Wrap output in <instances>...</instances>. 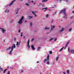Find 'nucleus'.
I'll list each match as a JSON object with an SVG mask.
<instances>
[{
  "label": "nucleus",
  "mask_w": 74,
  "mask_h": 74,
  "mask_svg": "<svg viewBox=\"0 0 74 74\" xmlns=\"http://www.w3.org/2000/svg\"><path fill=\"white\" fill-rule=\"evenodd\" d=\"M23 19H24V17L23 16L21 17V18L18 21V23L19 25L22 24Z\"/></svg>",
  "instance_id": "obj_1"
},
{
  "label": "nucleus",
  "mask_w": 74,
  "mask_h": 74,
  "mask_svg": "<svg viewBox=\"0 0 74 74\" xmlns=\"http://www.w3.org/2000/svg\"><path fill=\"white\" fill-rule=\"evenodd\" d=\"M66 10L65 9H63V10H61V11L60 12V13H62H62L64 14V13H66Z\"/></svg>",
  "instance_id": "obj_2"
},
{
  "label": "nucleus",
  "mask_w": 74,
  "mask_h": 74,
  "mask_svg": "<svg viewBox=\"0 0 74 74\" xmlns=\"http://www.w3.org/2000/svg\"><path fill=\"white\" fill-rule=\"evenodd\" d=\"M63 18L65 19H67V14L66 13H64V14Z\"/></svg>",
  "instance_id": "obj_3"
},
{
  "label": "nucleus",
  "mask_w": 74,
  "mask_h": 74,
  "mask_svg": "<svg viewBox=\"0 0 74 74\" xmlns=\"http://www.w3.org/2000/svg\"><path fill=\"white\" fill-rule=\"evenodd\" d=\"M14 1H15V0H13V1H12L9 4V6L10 7V6H11V5H12L14 3Z\"/></svg>",
  "instance_id": "obj_4"
},
{
  "label": "nucleus",
  "mask_w": 74,
  "mask_h": 74,
  "mask_svg": "<svg viewBox=\"0 0 74 74\" xmlns=\"http://www.w3.org/2000/svg\"><path fill=\"white\" fill-rule=\"evenodd\" d=\"M16 47H15V44H13V45L12 46L11 50H13V49L14 48H15Z\"/></svg>",
  "instance_id": "obj_5"
},
{
  "label": "nucleus",
  "mask_w": 74,
  "mask_h": 74,
  "mask_svg": "<svg viewBox=\"0 0 74 74\" xmlns=\"http://www.w3.org/2000/svg\"><path fill=\"white\" fill-rule=\"evenodd\" d=\"M29 42H30V40L28 39V41L27 42V47H28V48H30V45H29Z\"/></svg>",
  "instance_id": "obj_6"
},
{
  "label": "nucleus",
  "mask_w": 74,
  "mask_h": 74,
  "mask_svg": "<svg viewBox=\"0 0 74 74\" xmlns=\"http://www.w3.org/2000/svg\"><path fill=\"white\" fill-rule=\"evenodd\" d=\"M31 48H32V49L33 51H34L35 49H36L34 47V46L33 45H31Z\"/></svg>",
  "instance_id": "obj_7"
},
{
  "label": "nucleus",
  "mask_w": 74,
  "mask_h": 74,
  "mask_svg": "<svg viewBox=\"0 0 74 74\" xmlns=\"http://www.w3.org/2000/svg\"><path fill=\"white\" fill-rule=\"evenodd\" d=\"M9 11H10L9 10L7 9L5 10L4 12H5V13H8L9 12Z\"/></svg>",
  "instance_id": "obj_8"
},
{
  "label": "nucleus",
  "mask_w": 74,
  "mask_h": 74,
  "mask_svg": "<svg viewBox=\"0 0 74 74\" xmlns=\"http://www.w3.org/2000/svg\"><path fill=\"white\" fill-rule=\"evenodd\" d=\"M10 49L11 50V47H10L8 48H7L6 49V51H11Z\"/></svg>",
  "instance_id": "obj_9"
},
{
  "label": "nucleus",
  "mask_w": 74,
  "mask_h": 74,
  "mask_svg": "<svg viewBox=\"0 0 74 74\" xmlns=\"http://www.w3.org/2000/svg\"><path fill=\"white\" fill-rule=\"evenodd\" d=\"M1 32L3 33H4V32H5L6 31V30H5L4 29V28H2L1 29Z\"/></svg>",
  "instance_id": "obj_10"
},
{
  "label": "nucleus",
  "mask_w": 74,
  "mask_h": 74,
  "mask_svg": "<svg viewBox=\"0 0 74 74\" xmlns=\"http://www.w3.org/2000/svg\"><path fill=\"white\" fill-rule=\"evenodd\" d=\"M16 45L17 47H19V45H20V44L17 41L16 42Z\"/></svg>",
  "instance_id": "obj_11"
},
{
  "label": "nucleus",
  "mask_w": 74,
  "mask_h": 74,
  "mask_svg": "<svg viewBox=\"0 0 74 74\" xmlns=\"http://www.w3.org/2000/svg\"><path fill=\"white\" fill-rule=\"evenodd\" d=\"M12 50H10V51H9V52L8 54L10 55H12Z\"/></svg>",
  "instance_id": "obj_12"
},
{
  "label": "nucleus",
  "mask_w": 74,
  "mask_h": 74,
  "mask_svg": "<svg viewBox=\"0 0 74 74\" xmlns=\"http://www.w3.org/2000/svg\"><path fill=\"white\" fill-rule=\"evenodd\" d=\"M55 28V26H51V29L50 31H52L53 30V29Z\"/></svg>",
  "instance_id": "obj_13"
},
{
  "label": "nucleus",
  "mask_w": 74,
  "mask_h": 74,
  "mask_svg": "<svg viewBox=\"0 0 74 74\" xmlns=\"http://www.w3.org/2000/svg\"><path fill=\"white\" fill-rule=\"evenodd\" d=\"M41 5H42V3H39L37 5V6H38V7H40V6H41Z\"/></svg>",
  "instance_id": "obj_14"
},
{
  "label": "nucleus",
  "mask_w": 74,
  "mask_h": 74,
  "mask_svg": "<svg viewBox=\"0 0 74 74\" xmlns=\"http://www.w3.org/2000/svg\"><path fill=\"white\" fill-rule=\"evenodd\" d=\"M63 30H64V29L63 28H62V29L60 30V33L62 32H63Z\"/></svg>",
  "instance_id": "obj_15"
},
{
  "label": "nucleus",
  "mask_w": 74,
  "mask_h": 74,
  "mask_svg": "<svg viewBox=\"0 0 74 74\" xmlns=\"http://www.w3.org/2000/svg\"><path fill=\"white\" fill-rule=\"evenodd\" d=\"M70 51L71 53H74V50H73L71 49Z\"/></svg>",
  "instance_id": "obj_16"
},
{
  "label": "nucleus",
  "mask_w": 74,
  "mask_h": 74,
  "mask_svg": "<svg viewBox=\"0 0 74 74\" xmlns=\"http://www.w3.org/2000/svg\"><path fill=\"white\" fill-rule=\"evenodd\" d=\"M47 0H43L42 1V3H44V2H46V1H47Z\"/></svg>",
  "instance_id": "obj_17"
},
{
  "label": "nucleus",
  "mask_w": 74,
  "mask_h": 74,
  "mask_svg": "<svg viewBox=\"0 0 74 74\" xmlns=\"http://www.w3.org/2000/svg\"><path fill=\"white\" fill-rule=\"evenodd\" d=\"M40 49H41V47H38L37 48V49L38 51H40Z\"/></svg>",
  "instance_id": "obj_18"
},
{
  "label": "nucleus",
  "mask_w": 74,
  "mask_h": 74,
  "mask_svg": "<svg viewBox=\"0 0 74 74\" xmlns=\"http://www.w3.org/2000/svg\"><path fill=\"white\" fill-rule=\"evenodd\" d=\"M69 43V42H68L65 45V48H66L67 47V46L68 45V44Z\"/></svg>",
  "instance_id": "obj_19"
},
{
  "label": "nucleus",
  "mask_w": 74,
  "mask_h": 74,
  "mask_svg": "<svg viewBox=\"0 0 74 74\" xmlns=\"http://www.w3.org/2000/svg\"><path fill=\"white\" fill-rule=\"evenodd\" d=\"M64 48V47H62L61 49L59 50V52H60V51H62L63 49V48Z\"/></svg>",
  "instance_id": "obj_20"
},
{
  "label": "nucleus",
  "mask_w": 74,
  "mask_h": 74,
  "mask_svg": "<svg viewBox=\"0 0 74 74\" xmlns=\"http://www.w3.org/2000/svg\"><path fill=\"white\" fill-rule=\"evenodd\" d=\"M32 14H34V16L36 17L37 16V15H36V14H35L34 13V12H32Z\"/></svg>",
  "instance_id": "obj_21"
},
{
  "label": "nucleus",
  "mask_w": 74,
  "mask_h": 74,
  "mask_svg": "<svg viewBox=\"0 0 74 74\" xmlns=\"http://www.w3.org/2000/svg\"><path fill=\"white\" fill-rule=\"evenodd\" d=\"M47 8H42V10H44V11H47Z\"/></svg>",
  "instance_id": "obj_22"
},
{
  "label": "nucleus",
  "mask_w": 74,
  "mask_h": 74,
  "mask_svg": "<svg viewBox=\"0 0 74 74\" xmlns=\"http://www.w3.org/2000/svg\"><path fill=\"white\" fill-rule=\"evenodd\" d=\"M45 30H48L49 29V28H48L46 27H45Z\"/></svg>",
  "instance_id": "obj_23"
},
{
  "label": "nucleus",
  "mask_w": 74,
  "mask_h": 74,
  "mask_svg": "<svg viewBox=\"0 0 74 74\" xmlns=\"http://www.w3.org/2000/svg\"><path fill=\"white\" fill-rule=\"evenodd\" d=\"M51 39H49V41H51L52 40H53V38H52V37H50Z\"/></svg>",
  "instance_id": "obj_24"
},
{
  "label": "nucleus",
  "mask_w": 74,
  "mask_h": 74,
  "mask_svg": "<svg viewBox=\"0 0 74 74\" xmlns=\"http://www.w3.org/2000/svg\"><path fill=\"white\" fill-rule=\"evenodd\" d=\"M59 59V56L56 57V61H58V60Z\"/></svg>",
  "instance_id": "obj_25"
},
{
  "label": "nucleus",
  "mask_w": 74,
  "mask_h": 74,
  "mask_svg": "<svg viewBox=\"0 0 74 74\" xmlns=\"http://www.w3.org/2000/svg\"><path fill=\"white\" fill-rule=\"evenodd\" d=\"M66 1V2L68 3H69V0H64Z\"/></svg>",
  "instance_id": "obj_26"
},
{
  "label": "nucleus",
  "mask_w": 74,
  "mask_h": 74,
  "mask_svg": "<svg viewBox=\"0 0 74 74\" xmlns=\"http://www.w3.org/2000/svg\"><path fill=\"white\" fill-rule=\"evenodd\" d=\"M25 5H27V6H29V4L28 3H25Z\"/></svg>",
  "instance_id": "obj_27"
},
{
  "label": "nucleus",
  "mask_w": 74,
  "mask_h": 74,
  "mask_svg": "<svg viewBox=\"0 0 74 74\" xmlns=\"http://www.w3.org/2000/svg\"><path fill=\"white\" fill-rule=\"evenodd\" d=\"M66 73H67V74H70V72H69V71L68 70H67Z\"/></svg>",
  "instance_id": "obj_28"
},
{
  "label": "nucleus",
  "mask_w": 74,
  "mask_h": 74,
  "mask_svg": "<svg viewBox=\"0 0 74 74\" xmlns=\"http://www.w3.org/2000/svg\"><path fill=\"white\" fill-rule=\"evenodd\" d=\"M47 60L46 59H45L44 60V63H45L46 62H47Z\"/></svg>",
  "instance_id": "obj_29"
},
{
  "label": "nucleus",
  "mask_w": 74,
  "mask_h": 74,
  "mask_svg": "<svg viewBox=\"0 0 74 74\" xmlns=\"http://www.w3.org/2000/svg\"><path fill=\"white\" fill-rule=\"evenodd\" d=\"M7 69H5L4 70V71H3V73H5V71H7Z\"/></svg>",
  "instance_id": "obj_30"
},
{
  "label": "nucleus",
  "mask_w": 74,
  "mask_h": 74,
  "mask_svg": "<svg viewBox=\"0 0 74 74\" xmlns=\"http://www.w3.org/2000/svg\"><path fill=\"white\" fill-rule=\"evenodd\" d=\"M49 55H47V60H49Z\"/></svg>",
  "instance_id": "obj_31"
},
{
  "label": "nucleus",
  "mask_w": 74,
  "mask_h": 74,
  "mask_svg": "<svg viewBox=\"0 0 74 74\" xmlns=\"http://www.w3.org/2000/svg\"><path fill=\"white\" fill-rule=\"evenodd\" d=\"M48 16H49V15L48 14H47L46 15V18H48Z\"/></svg>",
  "instance_id": "obj_32"
},
{
  "label": "nucleus",
  "mask_w": 74,
  "mask_h": 74,
  "mask_svg": "<svg viewBox=\"0 0 74 74\" xmlns=\"http://www.w3.org/2000/svg\"><path fill=\"white\" fill-rule=\"evenodd\" d=\"M47 64L48 65H49V61H47Z\"/></svg>",
  "instance_id": "obj_33"
},
{
  "label": "nucleus",
  "mask_w": 74,
  "mask_h": 74,
  "mask_svg": "<svg viewBox=\"0 0 74 74\" xmlns=\"http://www.w3.org/2000/svg\"><path fill=\"white\" fill-rule=\"evenodd\" d=\"M21 37H22V36H23V32H21Z\"/></svg>",
  "instance_id": "obj_34"
},
{
  "label": "nucleus",
  "mask_w": 74,
  "mask_h": 74,
  "mask_svg": "<svg viewBox=\"0 0 74 74\" xmlns=\"http://www.w3.org/2000/svg\"><path fill=\"white\" fill-rule=\"evenodd\" d=\"M72 30V29L70 28L69 30H68V31L69 32H71V30Z\"/></svg>",
  "instance_id": "obj_35"
},
{
  "label": "nucleus",
  "mask_w": 74,
  "mask_h": 74,
  "mask_svg": "<svg viewBox=\"0 0 74 74\" xmlns=\"http://www.w3.org/2000/svg\"><path fill=\"white\" fill-rule=\"evenodd\" d=\"M32 18H33L32 16H29V19H32Z\"/></svg>",
  "instance_id": "obj_36"
},
{
  "label": "nucleus",
  "mask_w": 74,
  "mask_h": 74,
  "mask_svg": "<svg viewBox=\"0 0 74 74\" xmlns=\"http://www.w3.org/2000/svg\"><path fill=\"white\" fill-rule=\"evenodd\" d=\"M16 14H18V10L16 11Z\"/></svg>",
  "instance_id": "obj_37"
},
{
  "label": "nucleus",
  "mask_w": 74,
  "mask_h": 74,
  "mask_svg": "<svg viewBox=\"0 0 74 74\" xmlns=\"http://www.w3.org/2000/svg\"><path fill=\"white\" fill-rule=\"evenodd\" d=\"M52 51H49V53L50 54H52Z\"/></svg>",
  "instance_id": "obj_38"
},
{
  "label": "nucleus",
  "mask_w": 74,
  "mask_h": 74,
  "mask_svg": "<svg viewBox=\"0 0 74 74\" xmlns=\"http://www.w3.org/2000/svg\"><path fill=\"white\" fill-rule=\"evenodd\" d=\"M68 51L69 52H70V48L68 47Z\"/></svg>",
  "instance_id": "obj_39"
},
{
  "label": "nucleus",
  "mask_w": 74,
  "mask_h": 74,
  "mask_svg": "<svg viewBox=\"0 0 74 74\" xmlns=\"http://www.w3.org/2000/svg\"><path fill=\"white\" fill-rule=\"evenodd\" d=\"M16 38H14V41H16Z\"/></svg>",
  "instance_id": "obj_40"
},
{
  "label": "nucleus",
  "mask_w": 74,
  "mask_h": 74,
  "mask_svg": "<svg viewBox=\"0 0 74 74\" xmlns=\"http://www.w3.org/2000/svg\"><path fill=\"white\" fill-rule=\"evenodd\" d=\"M0 69L1 70V71H3V68H1V69Z\"/></svg>",
  "instance_id": "obj_41"
},
{
  "label": "nucleus",
  "mask_w": 74,
  "mask_h": 74,
  "mask_svg": "<svg viewBox=\"0 0 74 74\" xmlns=\"http://www.w3.org/2000/svg\"><path fill=\"white\" fill-rule=\"evenodd\" d=\"M30 25L31 26H32V23H30Z\"/></svg>",
  "instance_id": "obj_42"
},
{
  "label": "nucleus",
  "mask_w": 74,
  "mask_h": 74,
  "mask_svg": "<svg viewBox=\"0 0 74 74\" xmlns=\"http://www.w3.org/2000/svg\"><path fill=\"white\" fill-rule=\"evenodd\" d=\"M34 39L32 38V40H31V41H34Z\"/></svg>",
  "instance_id": "obj_43"
},
{
  "label": "nucleus",
  "mask_w": 74,
  "mask_h": 74,
  "mask_svg": "<svg viewBox=\"0 0 74 74\" xmlns=\"http://www.w3.org/2000/svg\"><path fill=\"white\" fill-rule=\"evenodd\" d=\"M21 72L23 73V70H21Z\"/></svg>",
  "instance_id": "obj_44"
},
{
  "label": "nucleus",
  "mask_w": 74,
  "mask_h": 74,
  "mask_svg": "<svg viewBox=\"0 0 74 74\" xmlns=\"http://www.w3.org/2000/svg\"><path fill=\"white\" fill-rule=\"evenodd\" d=\"M10 71H8V73H7V74H10Z\"/></svg>",
  "instance_id": "obj_45"
},
{
  "label": "nucleus",
  "mask_w": 74,
  "mask_h": 74,
  "mask_svg": "<svg viewBox=\"0 0 74 74\" xmlns=\"http://www.w3.org/2000/svg\"><path fill=\"white\" fill-rule=\"evenodd\" d=\"M21 32V29H19L18 30V33H20Z\"/></svg>",
  "instance_id": "obj_46"
},
{
  "label": "nucleus",
  "mask_w": 74,
  "mask_h": 74,
  "mask_svg": "<svg viewBox=\"0 0 74 74\" xmlns=\"http://www.w3.org/2000/svg\"><path fill=\"white\" fill-rule=\"evenodd\" d=\"M56 40H57V39H56V38L54 40V41H56Z\"/></svg>",
  "instance_id": "obj_47"
},
{
  "label": "nucleus",
  "mask_w": 74,
  "mask_h": 74,
  "mask_svg": "<svg viewBox=\"0 0 74 74\" xmlns=\"http://www.w3.org/2000/svg\"><path fill=\"white\" fill-rule=\"evenodd\" d=\"M53 20H51V22H52V23H53Z\"/></svg>",
  "instance_id": "obj_48"
},
{
  "label": "nucleus",
  "mask_w": 74,
  "mask_h": 74,
  "mask_svg": "<svg viewBox=\"0 0 74 74\" xmlns=\"http://www.w3.org/2000/svg\"><path fill=\"white\" fill-rule=\"evenodd\" d=\"M71 19H72V18H73V17L72 16L71 17Z\"/></svg>",
  "instance_id": "obj_49"
},
{
  "label": "nucleus",
  "mask_w": 74,
  "mask_h": 74,
  "mask_svg": "<svg viewBox=\"0 0 74 74\" xmlns=\"http://www.w3.org/2000/svg\"><path fill=\"white\" fill-rule=\"evenodd\" d=\"M56 12H57L56 11L55 12V14H56Z\"/></svg>",
  "instance_id": "obj_50"
},
{
  "label": "nucleus",
  "mask_w": 74,
  "mask_h": 74,
  "mask_svg": "<svg viewBox=\"0 0 74 74\" xmlns=\"http://www.w3.org/2000/svg\"><path fill=\"white\" fill-rule=\"evenodd\" d=\"M72 12V13H73V14H74V11H73Z\"/></svg>",
  "instance_id": "obj_51"
},
{
  "label": "nucleus",
  "mask_w": 74,
  "mask_h": 74,
  "mask_svg": "<svg viewBox=\"0 0 74 74\" xmlns=\"http://www.w3.org/2000/svg\"><path fill=\"white\" fill-rule=\"evenodd\" d=\"M26 22H27V21H25V23H26Z\"/></svg>",
  "instance_id": "obj_52"
},
{
  "label": "nucleus",
  "mask_w": 74,
  "mask_h": 74,
  "mask_svg": "<svg viewBox=\"0 0 74 74\" xmlns=\"http://www.w3.org/2000/svg\"><path fill=\"white\" fill-rule=\"evenodd\" d=\"M10 22L11 23L12 22V20H11V21H10Z\"/></svg>",
  "instance_id": "obj_53"
},
{
  "label": "nucleus",
  "mask_w": 74,
  "mask_h": 74,
  "mask_svg": "<svg viewBox=\"0 0 74 74\" xmlns=\"http://www.w3.org/2000/svg\"><path fill=\"white\" fill-rule=\"evenodd\" d=\"M10 69H13V68L11 67H10Z\"/></svg>",
  "instance_id": "obj_54"
},
{
  "label": "nucleus",
  "mask_w": 74,
  "mask_h": 74,
  "mask_svg": "<svg viewBox=\"0 0 74 74\" xmlns=\"http://www.w3.org/2000/svg\"><path fill=\"white\" fill-rule=\"evenodd\" d=\"M61 22H62V21H63V20H61Z\"/></svg>",
  "instance_id": "obj_55"
},
{
  "label": "nucleus",
  "mask_w": 74,
  "mask_h": 74,
  "mask_svg": "<svg viewBox=\"0 0 74 74\" xmlns=\"http://www.w3.org/2000/svg\"><path fill=\"white\" fill-rule=\"evenodd\" d=\"M39 63V62L37 61V63Z\"/></svg>",
  "instance_id": "obj_56"
},
{
  "label": "nucleus",
  "mask_w": 74,
  "mask_h": 74,
  "mask_svg": "<svg viewBox=\"0 0 74 74\" xmlns=\"http://www.w3.org/2000/svg\"><path fill=\"white\" fill-rule=\"evenodd\" d=\"M21 41H20L18 43L20 44V43H21Z\"/></svg>",
  "instance_id": "obj_57"
},
{
  "label": "nucleus",
  "mask_w": 74,
  "mask_h": 74,
  "mask_svg": "<svg viewBox=\"0 0 74 74\" xmlns=\"http://www.w3.org/2000/svg\"><path fill=\"white\" fill-rule=\"evenodd\" d=\"M49 34V32H47V34Z\"/></svg>",
  "instance_id": "obj_58"
},
{
  "label": "nucleus",
  "mask_w": 74,
  "mask_h": 74,
  "mask_svg": "<svg viewBox=\"0 0 74 74\" xmlns=\"http://www.w3.org/2000/svg\"><path fill=\"white\" fill-rule=\"evenodd\" d=\"M23 38H25V36H23Z\"/></svg>",
  "instance_id": "obj_59"
},
{
  "label": "nucleus",
  "mask_w": 74,
  "mask_h": 74,
  "mask_svg": "<svg viewBox=\"0 0 74 74\" xmlns=\"http://www.w3.org/2000/svg\"><path fill=\"white\" fill-rule=\"evenodd\" d=\"M53 15H55V13H53Z\"/></svg>",
  "instance_id": "obj_60"
},
{
  "label": "nucleus",
  "mask_w": 74,
  "mask_h": 74,
  "mask_svg": "<svg viewBox=\"0 0 74 74\" xmlns=\"http://www.w3.org/2000/svg\"><path fill=\"white\" fill-rule=\"evenodd\" d=\"M34 1H32L31 3H33Z\"/></svg>",
  "instance_id": "obj_61"
},
{
  "label": "nucleus",
  "mask_w": 74,
  "mask_h": 74,
  "mask_svg": "<svg viewBox=\"0 0 74 74\" xmlns=\"http://www.w3.org/2000/svg\"><path fill=\"white\" fill-rule=\"evenodd\" d=\"M2 28H0V30H1Z\"/></svg>",
  "instance_id": "obj_62"
},
{
  "label": "nucleus",
  "mask_w": 74,
  "mask_h": 74,
  "mask_svg": "<svg viewBox=\"0 0 74 74\" xmlns=\"http://www.w3.org/2000/svg\"><path fill=\"white\" fill-rule=\"evenodd\" d=\"M7 67H8V68H9V66H8Z\"/></svg>",
  "instance_id": "obj_63"
},
{
  "label": "nucleus",
  "mask_w": 74,
  "mask_h": 74,
  "mask_svg": "<svg viewBox=\"0 0 74 74\" xmlns=\"http://www.w3.org/2000/svg\"><path fill=\"white\" fill-rule=\"evenodd\" d=\"M59 1H62V0H59Z\"/></svg>",
  "instance_id": "obj_64"
}]
</instances>
